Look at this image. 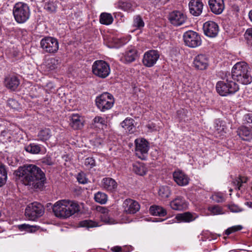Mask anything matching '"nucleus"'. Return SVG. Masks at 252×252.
I'll use <instances>...</instances> for the list:
<instances>
[{"label": "nucleus", "instance_id": "1", "mask_svg": "<svg viewBox=\"0 0 252 252\" xmlns=\"http://www.w3.org/2000/svg\"><path fill=\"white\" fill-rule=\"evenodd\" d=\"M15 174L25 186L34 189L42 188L46 180L44 172L34 164L19 167L15 172Z\"/></svg>", "mask_w": 252, "mask_h": 252}, {"label": "nucleus", "instance_id": "2", "mask_svg": "<svg viewBox=\"0 0 252 252\" xmlns=\"http://www.w3.org/2000/svg\"><path fill=\"white\" fill-rule=\"evenodd\" d=\"M53 211L57 217L66 219L78 212L79 211V206L73 201L61 200L54 204Z\"/></svg>", "mask_w": 252, "mask_h": 252}, {"label": "nucleus", "instance_id": "3", "mask_svg": "<svg viewBox=\"0 0 252 252\" xmlns=\"http://www.w3.org/2000/svg\"><path fill=\"white\" fill-rule=\"evenodd\" d=\"M231 77L242 84L248 85L252 81L251 70L245 62L237 63L231 70Z\"/></svg>", "mask_w": 252, "mask_h": 252}, {"label": "nucleus", "instance_id": "4", "mask_svg": "<svg viewBox=\"0 0 252 252\" xmlns=\"http://www.w3.org/2000/svg\"><path fill=\"white\" fill-rule=\"evenodd\" d=\"M13 15L17 23H25L30 17L31 10L29 6L23 2L16 3L13 8Z\"/></svg>", "mask_w": 252, "mask_h": 252}, {"label": "nucleus", "instance_id": "5", "mask_svg": "<svg viewBox=\"0 0 252 252\" xmlns=\"http://www.w3.org/2000/svg\"><path fill=\"white\" fill-rule=\"evenodd\" d=\"M93 73L101 78H106L110 73L109 64L103 60L95 61L92 65Z\"/></svg>", "mask_w": 252, "mask_h": 252}, {"label": "nucleus", "instance_id": "6", "mask_svg": "<svg viewBox=\"0 0 252 252\" xmlns=\"http://www.w3.org/2000/svg\"><path fill=\"white\" fill-rule=\"evenodd\" d=\"M40 47L46 53L55 54L59 50V42L57 38L51 36H46L40 42Z\"/></svg>", "mask_w": 252, "mask_h": 252}, {"label": "nucleus", "instance_id": "7", "mask_svg": "<svg viewBox=\"0 0 252 252\" xmlns=\"http://www.w3.org/2000/svg\"><path fill=\"white\" fill-rule=\"evenodd\" d=\"M225 83L223 81H219L216 85V90L220 94H234L239 89V86L233 81H228Z\"/></svg>", "mask_w": 252, "mask_h": 252}, {"label": "nucleus", "instance_id": "8", "mask_svg": "<svg viewBox=\"0 0 252 252\" xmlns=\"http://www.w3.org/2000/svg\"><path fill=\"white\" fill-rule=\"evenodd\" d=\"M43 206L39 203L33 202L29 204L25 210V214L29 220H34L44 214Z\"/></svg>", "mask_w": 252, "mask_h": 252}, {"label": "nucleus", "instance_id": "9", "mask_svg": "<svg viewBox=\"0 0 252 252\" xmlns=\"http://www.w3.org/2000/svg\"><path fill=\"white\" fill-rule=\"evenodd\" d=\"M186 45L190 48H195L201 44L202 40L200 35L193 31H188L183 35Z\"/></svg>", "mask_w": 252, "mask_h": 252}, {"label": "nucleus", "instance_id": "10", "mask_svg": "<svg viewBox=\"0 0 252 252\" xmlns=\"http://www.w3.org/2000/svg\"><path fill=\"white\" fill-rule=\"evenodd\" d=\"M135 154L139 158L143 159L149 149V142L142 138H137L134 141Z\"/></svg>", "mask_w": 252, "mask_h": 252}, {"label": "nucleus", "instance_id": "11", "mask_svg": "<svg viewBox=\"0 0 252 252\" xmlns=\"http://www.w3.org/2000/svg\"><path fill=\"white\" fill-rule=\"evenodd\" d=\"M159 56V52L156 50H150L146 52L142 59L143 65L148 67L153 66L157 63Z\"/></svg>", "mask_w": 252, "mask_h": 252}, {"label": "nucleus", "instance_id": "12", "mask_svg": "<svg viewBox=\"0 0 252 252\" xmlns=\"http://www.w3.org/2000/svg\"><path fill=\"white\" fill-rule=\"evenodd\" d=\"M113 95H99L95 99L97 107L102 111L110 109L114 103Z\"/></svg>", "mask_w": 252, "mask_h": 252}, {"label": "nucleus", "instance_id": "13", "mask_svg": "<svg viewBox=\"0 0 252 252\" xmlns=\"http://www.w3.org/2000/svg\"><path fill=\"white\" fill-rule=\"evenodd\" d=\"M204 33L209 37H215L219 32L218 25L214 21H209L204 23L203 26Z\"/></svg>", "mask_w": 252, "mask_h": 252}, {"label": "nucleus", "instance_id": "14", "mask_svg": "<svg viewBox=\"0 0 252 252\" xmlns=\"http://www.w3.org/2000/svg\"><path fill=\"white\" fill-rule=\"evenodd\" d=\"M208 65L209 58L205 54H198L193 59V66L197 70H205L207 68Z\"/></svg>", "mask_w": 252, "mask_h": 252}, {"label": "nucleus", "instance_id": "15", "mask_svg": "<svg viewBox=\"0 0 252 252\" xmlns=\"http://www.w3.org/2000/svg\"><path fill=\"white\" fill-rule=\"evenodd\" d=\"M124 212L128 214H135L140 209L139 203L131 199L125 200L123 204Z\"/></svg>", "mask_w": 252, "mask_h": 252}, {"label": "nucleus", "instance_id": "16", "mask_svg": "<svg viewBox=\"0 0 252 252\" xmlns=\"http://www.w3.org/2000/svg\"><path fill=\"white\" fill-rule=\"evenodd\" d=\"M175 182L180 186H185L189 184V178L187 175L180 170H175L173 173Z\"/></svg>", "mask_w": 252, "mask_h": 252}, {"label": "nucleus", "instance_id": "17", "mask_svg": "<svg viewBox=\"0 0 252 252\" xmlns=\"http://www.w3.org/2000/svg\"><path fill=\"white\" fill-rule=\"evenodd\" d=\"M169 20L172 25L178 26L185 22L186 17L181 11H175L169 14Z\"/></svg>", "mask_w": 252, "mask_h": 252}, {"label": "nucleus", "instance_id": "18", "mask_svg": "<svg viewBox=\"0 0 252 252\" xmlns=\"http://www.w3.org/2000/svg\"><path fill=\"white\" fill-rule=\"evenodd\" d=\"M189 7L190 14L194 16H198L202 12L203 4L200 0H190Z\"/></svg>", "mask_w": 252, "mask_h": 252}, {"label": "nucleus", "instance_id": "19", "mask_svg": "<svg viewBox=\"0 0 252 252\" xmlns=\"http://www.w3.org/2000/svg\"><path fill=\"white\" fill-rule=\"evenodd\" d=\"M208 3L211 11L216 15L221 14L224 10L223 0H209Z\"/></svg>", "mask_w": 252, "mask_h": 252}, {"label": "nucleus", "instance_id": "20", "mask_svg": "<svg viewBox=\"0 0 252 252\" xmlns=\"http://www.w3.org/2000/svg\"><path fill=\"white\" fill-rule=\"evenodd\" d=\"M4 85L11 91H16L20 84V80L18 77L12 75L6 76L4 79Z\"/></svg>", "mask_w": 252, "mask_h": 252}, {"label": "nucleus", "instance_id": "21", "mask_svg": "<svg viewBox=\"0 0 252 252\" xmlns=\"http://www.w3.org/2000/svg\"><path fill=\"white\" fill-rule=\"evenodd\" d=\"M117 8L122 10L124 11L131 13L134 11V3L130 0H120L115 4Z\"/></svg>", "mask_w": 252, "mask_h": 252}, {"label": "nucleus", "instance_id": "22", "mask_svg": "<svg viewBox=\"0 0 252 252\" xmlns=\"http://www.w3.org/2000/svg\"><path fill=\"white\" fill-rule=\"evenodd\" d=\"M69 126L74 129H80L83 127V118L77 114H72L69 116Z\"/></svg>", "mask_w": 252, "mask_h": 252}, {"label": "nucleus", "instance_id": "23", "mask_svg": "<svg viewBox=\"0 0 252 252\" xmlns=\"http://www.w3.org/2000/svg\"><path fill=\"white\" fill-rule=\"evenodd\" d=\"M170 206L173 210L181 211L188 207V204L183 197L178 196L170 203Z\"/></svg>", "mask_w": 252, "mask_h": 252}, {"label": "nucleus", "instance_id": "24", "mask_svg": "<svg viewBox=\"0 0 252 252\" xmlns=\"http://www.w3.org/2000/svg\"><path fill=\"white\" fill-rule=\"evenodd\" d=\"M250 129L246 126H242L237 129V135L242 140L250 141L252 140V131Z\"/></svg>", "mask_w": 252, "mask_h": 252}, {"label": "nucleus", "instance_id": "25", "mask_svg": "<svg viewBox=\"0 0 252 252\" xmlns=\"http://www.w3.org/2000/svg\"><path fill=\"white\" fill-rule=\"evenodd\" d=\"M102 187L105 189L112 191L117 187L116 182L111 178H104L101 181Z\"/></svg>", "mask_w": 252, "mask_h": 252}, {"label": "nucleus", "instance_id": "26", "mask_svg": "<svg viewBox=\"0 0 252 252\" xmlns=\"http://www.w3.org/2000/svg\"><path fill=\"white\" fill-rule=\"evenodd\" d=\"M132 170L138 175L144 176L147 173V168L143 163L137 162L133 164Z\"/></svg>", "mask_w": 252, "mask_h": 252}, {"label": "nucleus", "instance_id": "27", "mask_svg": "<svg viewBox=\"0 0 252 252\" xmlns=\"http://www.w3.org/2000/svg\"><path fill=\"white\" fill-rule=\"evenodd\" d=\"M121 126L126 132L130 133H133L135 130L134 120L131 118H126L121 123Z\"/></svg>", "mask_w": 252, "mask_h": 252}, {"label": "nucleus", "instance_id": "28", "mask_svg": "<svg viewBox=\"0 0 252 252\" xmlns=\"http://www.w3.org/2000/svg\"><path fill=\"white\" fill-rule=\"evenodd\" d=\"M149 211L150 214L154 216L164 217L167 214L165 209L158 205H153L151 206Z\"/></svg>", "mask_w": 252, "mask_h": 252}, {"label": "nucleus", "instance_id": "29", "mask_svg": "<svg viewBox=\"0 0 252 252\" xmlns=\"http://www.w3.org/2000/svg\"><path fill=\"white\" fill-rule=\"evenodd\" d=\"M195 217H194L191 213L186 212L183 214L177 215L175 219L178 221L190 222L195 220Z\"/></svg>", "mask_w": 252, "mask_h": 252}, {"label": "nucleus", "instance_id": "30", "mask_svg": "<svg viewBox=\"0 0 252 252\" xmlns=\"http://www.w3.org/2000/svg\"><path fill=\"white\" fill-rule=\"evenodd\" d=\"M102 214L100 215L101 220L105 223L109 224H115V220L112 218L110 217L108 213V210L104 208H102L101 209Z\"/></svg>", "mask_w": 252, "mask_h": 252}, {"label": "nucleus", "instance_id": "31", "mask_svg": "<svg viewBox=\"0 0 252 252\" xmlns=\"http://www.w3.org/2000/svg\"><path fill=\"white\" fill-rule=\"evenodd\" d=\"M42 148L40 145L31 143L25 147V150L32 154H38L41 152Z\"/></svg>", "mask_w": 252, "mask_h": 252}, {"label": "nucleus", "instance_id": "32", "mask_svg": "<svg viewBox=\"0 0 252 252\" xmlns=\"http://www.w3.org/2000/svg\"><path fill=\"white\" fill-rule=\"evenodd\" d=\"M99 21L102 24L109 25L113 23V18L111 14L102 13L100 16Z\"/></svg>", "mask_w": 252, "mask_h": 252}, {"label": "nucleus", "instance_id": "33", "mask_svg": "<svg viewBox=\"0 0 252 252\" xmlns=\"http://www.w3.org/2000/svg\"><path fill=\"white\" fill-rule=\"evenodd\" d=\"M136 50L131 49L126 52L124 56V59L126 63H129L134 62L136 57Z\"/></svg>", "mask_w": 252, "mask_h": 252}, {"label": "nucleus", "instance_id": "34", "mask_svg": "<svg viewBox=\"0 0 252 252\" xmlns=\"http://www.w3.org/2000/svg\"><path fill=\"white\" fill-rule=\"evenodd\" d=\"M132 26L133 27L138 30H141L144 27V22L140 15L134 16L133 18Z\"/></svg>", "mask_w": 252, "mask_h": 252}, {"label": "nucleus", "instance_id": "35", "mask_svg": "<svg viewBox=\"0 0 252 252\" xmlns=\"http://www.w3.org/2000/svg\"><path fill=\"white\" fill-rule=\"evenodd\" d=\"M51 136V130L49 128H45L40 130L37 134L39 140L46 141Z\"/></svg>", "mask_w": 252, "mask_h": 252}, {"label": "nucleus", "instance_id": "36", "mask_svg": "<svg viewBox=\"0 0 252 252\" xmlns=\"http://www.w3.org/2000/svg\"><path fill=\"white\" fill-rule=\"evenodd\" d=\"M59 61L54 58L48 59L45 63L46 69L49 70H54L57 67Z\"/></svg>", "mask_w": 252, "mask_h": 252}, {"label": "nucleus", "instance_id": "37", "mask_svg": "<svg viewBox=\"0 0 252 252\" xmlns=\"http://www.w3.org/2000/svg\"><path fill=\"white\" fill-rule=\"evenodd\" d=\"M7 178V172L5 166L0 162V187H1L5 184Z\"/></svg>", "mask_w": 252, "mask_h": 252}, {"label": "nucleus", "instance_id": "38", "mask_svg": "<svg viewBox=\"0 0 252 252\" xmlns=\"http://www.w3.org/2000/svg\"><path fill=\"white\" fill-rule=\"evenodd\" d=\"M79 225L82 227H85L87 229L99 226L97 222L93 221L91 220H85L81 221L79 222Z\"/></svg>", "mask_w": 252, "mask_h": 252}, {"label": "nucleus", "instance_id": "39", "mask_svg": "<svg viewBox=\"0 0 252 252\" xmlns=\"http://www.w3.org/2000/svg\"><path fill=\"white\" fill-rule=\"evenodd\" d=\"M171 190L168 186H161L158 190V195L162 198H167L171 195Z\"/></svg>", "mask_w": 252, "mask_h": 252}, {"label": "nucleus", "instance_id": "40", "mask_svg": "<svg viewBox=\"0 0 252 252\" xmlns=\"http://www.w3.org/2000/svg\"><path fill=\"white\" fill-rule=\"evenodd\" d=\"M95 201L101 204H105L107 201V195L101 192H98L94 195Z\"/></svg>", "mask_w": 252, "mask_h": 252}, {"label": "nucleus", "instance_id": "41", "mask_svg": "<svg viewBox=\"0 0 252 252\" xmlns=\"http://www.w3.org/2000/svg\"><path fill=\"white\" fill-rule=\"evenodd\" d=\"M243 124V126L252 128V113H248L244 115Z\"/></svg>", "mask_w": 252, "mask_h": 252}, {"label": "nucleus", "instance_id": "42", "mask_svg": "<svg viewBox=\"0 0 252 252\" xmlns=\"http://www.w3.org/2000/svg\"><path fill=\"white\" fill-rule=\"evenodd\" d=\"M18 228L21 231L25 230L29 232H33L37 229L36 226L31 225L26 223L18 225Z\"/></svg>", "mask_w": 252, "mask_h": 252}, {"label": "nucleus", "instance_id": "43", "mask_svg": "<svg viewBox=\"0 0 252 252\" xmlns=\"http://www.w3.org/2000/svg\"><path fill=\"white\" fill-rule=\"evenodd\" d=\"M214 128L218 133H221L225 130L223 122L220 120H216L214 123Z\"/></svg>", "mask_w": 252, "mask_h": 252}, {"label": "nucleus", "instance_id": "44", "mask_svg": "<svg viewBox=\"0 0 252 252\" xmlns=\"http://www.w3.org/2000/svg\"><path fill=\"white\" fill-rule=\"evenodd\" d=\"M208 210L210 212L211 215H217L223 213L222 208L218 205L209 207Z\"/></svg>", "mask_w": 252, "mask_h": 252}, {"label": "nucleus", "instance_id": "45", "mask_svg": "<svg viewBox=\"0 0 252 252\" xmlns=\"http://www.w3.org/2000/svg\"><path fill=\"white\" fill-rule=\"evenodd\" d=\"M247 181V178L244 177H239L238 178H236L233 181V183L239 190H240L242 184L246 183Z\"/></svg>", "mask_w": 252, "mask_h": 252}, {"label": "nucleus", "instance_id": "46", "mask_svg": "<svg viewBox=\"0 0 252 252\" xmlns=\"http://www.w3.org/2000/svg\"><path fill=\"white\" fill-rule=\"evenodd\" d=\"M244 37L247 44L252 46V28H249L246 30Z\"/></svg>", "mask_w": 252, "mask_h": 252}, {"label": "nucleus", "instance_id": "47", "mask_svg": "<svg viewBox=\"0 0 252 252\" xmlns=\"http://www.w3.org/2000/svg\"><path fill=\"white\" fill-rule=\"evenodd\" d=\"M228 208L229 210L233 213H239L242 212L244 210L242 208L240 207L234 203H230L227 205Z\"/></svg>", "mask_w": 252, "mask_h": 252}, {"label": "nucleus", "instance_id": "48", "mask_svg": "<svg viewBox=\"0 0 252 252\" xmlns=\"http://www.w3.org/2000/svg\"><path fill=\"white\" fill-rule=\"evenodd\" d=\"M8 105L13 109L19 110L21 109L19 102L13 99H10L7 102Z\"/></svg>", "mask_w": 252, "mask_h": 252}, {"label": "nucleus", "instance_id": "49", "mask_svg": "<svg viewBox=\"0 0 252 252\" xmlns=\"http://www.w3.org/2000/svg\"><path fill=\"white\" fill-rule=\"evenodd\" d=\"M243 228V227L241 225H235L227 228L225 230V234L229 235L230 234L236 232L239 230H241Z\"/></svg>", "mask_w": 252, "mask_h": 252}, {"label": "nucleus", "instance_id": "50", "mask_svg": "<svg viewBox=\"0 0 252 252\" xmlns=\"http://www.w3.org/2000/svg\"><path fill=\"white\" fill-rule=\"evenodd\" d=\"M212 199L217 202H222L224 201L223 195L221 193H216L212 196Z\"/></svg>", "mask_w": 252, "mask_h": 252}, {"label": "nucleus", "instance_id": "51", "mask_svg": "<svg viewBox=\"0 0 252 252\" xmlns=\"http://www.w3.org/2000/svg\"><path fill=\"white\" fill-rule=\"evenodd\" d=\"M77 181L79 183L85 184L88 183V180L86 177V175L84 173H80L77 177Z\"/></svg>", "mask_w": 252, "mask_h": 252}, {"label": "nucleus", "instance_id": "52", "mask_svg": "<svg viewBox=\"0 0 252 252\" xmlns=\"http://www.w3.org/2000/svg\"><path fill=\"white\" fill-rule=\"evenodd\" d=\"M85 165L89 168H92L95 165V160L93 158H88L85 160Z\"/></svg>", "mask_w": 252, "mask_h": 252}, {"label": "nucleus", "instance_id": "53", "mask_svg": "<svg viewBox=\"0 0 252 252\" xmlns=\"http://www.w3.org/2000/svg\"><path fill=\"white\" fill-rule=\"evenodd\" d=\"M56 89L52 83H48L45 88V93L47 94H55Z\"/></svg>", "mask_w": 252, "mask_h": 252}, {"label": "nucleus", "instance_id": "54", "mask_svg": "<svg viewBox=\"0 0 252 252\" xmlns=\"http://www.w3.org/2000/svg\"><path fill=\"white\" fill-rule=\"evenodd\" d=\"M188 112L184 109H181L177 111V115L179 119L181 120H185V118L187 116Z\"/></svg>", "mask_w": 252, "mask_h": 252}, {"label": "nucleus", "instance_id": "55", "mask_svg": "<svg viewBox=\"0 0 252 252\" xmlns=\"http://www.w3.org/2000/svg\"><path fill=\"white\" fill-rule=\"evenodd\" d=\"M131 247H128L127 250L126 251L123 249L122 247L120 246H115L112 248L111 250L114 252H127L131 251Z\"/></svg>", "mask_w": 252, "mask_h": 252}, {"label": "nucleus", "instance_id": "56", "mask_svg": "<svg viewBox=\"0 0 252 252\" xmlns=\"http://www.w3.org/2000/svg\"><path fill=\"white\" fill-rule=\"evenodd\" d=\"M94 123L95 124H101L102 125H105V120L104 118L103 117H101L100 116H96L94 119Z\"/></svg>", "mask_w": 252, "mask_h": 252}, {"label": "nucleus", "instance_id": "57", "mask_svg": "<svg viewBox=\"0 0 252 252\" xmlns=\"http://www.w3.org/2000/svg\"><path fill=\"white\" fill-rule=\"evenodd\" d=\"M249 17L250 21L252 22V9L249 13Z\"/></svg>", "mask_w": 252, "mask_h": 252}, {"label": "nucleus", "instance_id": "58", "mask_svg": "<svg viewBox=\"0 0 252 252\" xmlns=\"http://www.w3.org/2000/svg\"><path fill=\"white\" fill-rule=\"evenodd\" d=\"M245 204L247 205L250 208H252V202H247L245 203Z\"/></svg>", "mask_w": 252, "mask_h": 252}, {"label": "nucleus", "instance_id": "59", "mask_svg": "<svg viewBox=\"0 0 252 252\" xmlns=\"http://www.w3.org/2000/svg\"><path fill=\"white\" fill-rule=\"evenodd\" d=\"M102 94H107V95H109V94H110L109 93H108V92H105V93H103Z\"/></svg>", "mask_w": 252, "mask_h": 252}, {"label": "nucleus", "instance_id": "60", "mask_svg": "<svg viewBox=\"0 0 252 252\" xmlns=\"http://www.w3.org/2000/svg\"><path fill=\"white\" fill-rule=\"evenodd\" d=\"M48 164H49V165L52 164V161H48Z\"/></svg>", "mask_w": 252, "mask_h": 252}, {"label": "nucleus", "instance_id": "61", "mask_svg": "<svg viewBox=\"0 0 252 252\" xmlns=\"http://www.w3.org/2000/svg\"><path fill=\"white\" fill-rule=\"evenodd\" d=\"M32 98H34L33 96V95H32Z\"/></svg>", "mask_w": 252, "mask_h": 252}]
</instances>
